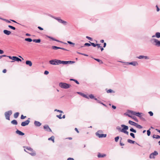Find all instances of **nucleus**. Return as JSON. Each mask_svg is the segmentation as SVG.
Wrapping results in <instances>:
<instances>
[{
    "label": "nucleus",
    "instance_id": "nucleus-31",
    "mask_svg": "<svg viewBox=\"0 0 160 160\" xmlns=\"http://www.w3.org/2000/svg\"><path fill=\"white\" fill-rule=\"evenodd\" d=\"M128 142L129 143L133 144L134 143V142H135V141H133L132 140H131L130 139H128Z\"/></svg>",
    "mask_w": 160,
    "mask_h": 160
},
{
    "label": "nucleus",
    "instance_id": "nucleus-56",
    "mask_svg": "<svg viewBox=\"0 0 160 160\" xmlns=\"http://www.w3.org/2000/svg\"><path fill=\"white\" fill-rule=\"evenodd\" d=\"M94 99H95V100H97V102H98V103H101V104H102V102H101V101H100L98 100L97 99V98H95Z\"/></svg>",
    "mask_w": 160,
    "mask_h": 160
},
{
    "label": "nucleus",
    "instance_id": "nucleus-64",
    "mask_svg": "<svg viewBox=\"0 0 160 160\" xmlns=\"http://www.w3.org/2000/svg\"><path fill=\"white\" fill-rule=\"evenodd\" d=\"M6 72H7V70L6 69H4L2 71V72L4 73H6Z\"/></svg>",
    "mask_w": 160,
    "mask_h": 160
},
{
    "label": "nucleus",
    "instance_id": "nucleus-55",
    "mask_svg": "<svg viewBox=\"0 0 160 160\" xmlns=\"http://www.w3.org/2000/svg\"><path fill=\"white\" fill-rule=\"evenodd\" d=\"M7 57V56L5 55L0 56V59H1L3 57Z\"/></svg>",
    "mask_w": 160,
    "mask_h": 160
},
{
    "label": "nucleus",
    "instance_id": "nucleus-10",
    "mask_svg": "<svg viewBox=\"0 0 160 160\" xmlns=\"http://www.w3.org/2000/svg\"><path fill=\"white\" fill-rule=\"evenodd\" d=\"M96 135L99 137V138H105L106 137L107 135L106 134H99L98 133H96Z\"/></svg>",
    "mask_w": 160,
    "mask_h": 160
},
{
    "label": "nucleus",
    "instance_id": "nucleus-57",
    "mask_svg": "<svg viewBox=\"0 0 160 160\" xmlns=\"http://www.w3.org/2000/svg\"><path fill=\"white\" fill-rule=\"evenodd\" d=\"M4 21L6 22H8V23H10L11 22L9 20H7V19H5L4 20Z\"/></svg>",
    "mask_w": 160,
    "mask_h": 160
},
{
    "label": "nucleus",
    "instance_id": "nucleus-41",
    "mask_svg": "<svg viewBox=\"0 0 160 160\" xmlns=\"http://www.w3.org/2000/svg\"><path fill=\"white\" fill-rule=\"evenodd\" d=\"M152 153L154 156H156L158 155V152L156 151H154V152H153Z\"/></svg>",
    "mask_w": 160,
    "mask_h": 160
},
{
    "label": "nucleus",
    "instance_id": "nucleus-44",
    "mask_svg": "<svg viewBox=\"0 0 160 160\" xmlns=\"http://www.w3.org/2000/svg\"><path fill=\"white\" fill-rule=\"evenodd\" d=\"M61 116H62V114H60L59 115H57L56 116L58 118H59L60 119H61L62 118Z\"/></svg>",
    "mask_w": 160,
    "mask_h": 160
},
{
    "label": "nucleus",
    "instance_id": "nucleus-18",
    "mask_svg": "<svg viewBox=\"0 0 160 160\" xmlns=\"http://www.w3.org/2000/svg\"><path fill=\"white\" fill-rule=\"evenodd\" d=\"M128 123L131 125H133V126H135L136 125V124L137 123L133 122V121H130V120H129L128 122Z\"/></svg>",
    "mask_w": 160,
    "mask_h": 160
},
{
    "label": "nucleus",
    "instance_id": "nucleus-33",
    "mask_svg": "<svg viewBox=\"0 0 160 160\" xmlns=\"http://www.w3.org/2000/svg\"><path fill=\"white\" fill-rule=\"evenodd\" d=\"M52 49L54 50H57L58 49L60 48V47H58L55 46H52Z\"/></svg>",
    "mask_w": 160,
    "mask_h": 160
},
{
    "label": "nucleus",
    "instance_id": "nucleus-42",
    "mask_svg": "<svg viewBox=\"0 0 160 160\" xmlns=\"http://www.w3.org/2000/svg\"><path fill=\"white\" fill-rule=\"evenodd\" d=\"M89 42L92 45L93 47H95L96 46V45H97V44H95V43H92V42Z\"/></svg>",
    "mask_w": 160,
    "mask_h": 160
},
{
    "label": "nucleus",
    "instance_id": "nucleus-22",
    "mask_svg": "<svg viewBox=\"0 0 160 160\" xmlns=\"http://www.w3.org/2000/svg\"><path fill=\"white\" fill-rule=\"evenodd\" d=\"M47 37H48L49 38H50V39H52V40L56 41L58 42H60V41H59L58 40H56L55 38H54L52 37H50V36H47Z\"/></svg>",
    "mask_w": 160,
    "mask_h": 160
},
{
    "label": "nucleus",
    "instance_id": "nucleus-36",
    "mask_svg": "<svg viewBox=\"0 0 160 160\" xmlns=\"http://www.w3.org/2000/svg\"><path fill=\"white\" fill-rule=\"evenodd\" d=\"M107 92L108 93H112V92H114V91H113L111 89H109L107 91Z\"/></svg>",
    "mask_w": 160,
    "mask_h": 160
},
{
    "label": "nucleus",
    "instance_id": "nucleus-1",
    "mask_svg": "<svg viewBox=\"0 0 160 160\" xmlns=\"http://www.w3.org/2000/svg\"><path fill=\"white\" fill-rule=\"evenodd\" d=\"M121 126L122 128H123L122 129H121L120 128H118V129L120 131L128 135V132L126 130L128 129V127L123 124Z\"/></svg>",
    "mask_w": 160,
    "mask_h": 160
},
{
    "label": "nucleus",
    "instance_id": "nucleus-46",
    "mask_svg": "<svg viewBox=\"0 0 160 160\" xmlns=\"http://www.w3.org/2000/svg\"><path fill=\"white\" fill-rule=\"evenodd\" d=\"M147 135H148V136H149L151 134V132L150 131V130H148L147 131Z\"/></svg>",
    "mask_w": 160,
    "mask_h": 160
},
{
    "label": "nucleus",
    "instance_id": "nucleus-4",
    "mask_svg": "<svg viewBox=\"0 0 160 160\" xmlns=\"http://www.w3.org/2000/svg\"><path fill=\"white\" fill-rule=\"evenodd\" d=\"M151 42L155 45L160 47V41L156 39H152L151 40Z\"/></svg>",
    "mask_w": 160,
    "mask_h": 160
},
{
    "label": "nucleus",
    "instance_id": "nucleus-17",
    "mask_svg": "<svg viewBox=\"0 0 160 160\" xmlns=\"http://www.w3.org/2000/svg\"><path fill=\"white\" fill-rule=\"evenodd\" d=\"M26 63L27 65H28L30 67L32 65V63L30 61H26Z\"/></svg>",
    "mask_w": 160,
    "mask_h": 160
},
{
    "label": "nucleus",
    "instance_id": "nucleus-15",
    "mask_svg": "<svg viewBox=\"0 0 160 160\" xmlns=\"http://www.w3.org/2000/svg\"><path fill=\"white\" fill-rule=\"evenodd\" d=\"M156 37L158 38H160V32H156L155 34V35H153L152 36V37Z\"/></svg>",
    "mask_w": 160,
    "mask_h": 160
},
{
    "label": "nucleus",
    "instance_id": "nucleus-2",
    "mask_svg": "<svg viewBox=\"0 0 160 160\" xmlns=\"http://www.w3.org/2000/svg\"><path fill=\"white\" fill-rule=\"evenodd\" d=\"M24 148H25L26 149L29 151L30 152H28V153H29L32 156H35L36 155L35 152L33 150V149L29 147H24Z\"/></svg>",
    "mask_w": 160,
    "mask_h": 160
},
{
    "label": "nucleus",
    "instance_id": "nucleus-32",
    "mask_svg": "<svg viewBox=\"0 0 160 160\" xmlns=\"http://www.w3.org/2000/svg\"><path fill=\"white\" fill-rule=\"evenodd\" d=\"M32 41L33 42H35L36 43H39L40 42V39H33Z\"/></svg>",
    "mask_w": 160,
    "mask_h": 160
},
{
    "label": "nucleus",
    "instance_id": "nucleus-53",
    "mask_svg": "<svg viewBox=\"0 0 160 160\" xmlns=\"http://www.w3.org/2000/svg\"><path fill=\"white\" fill-rule=\"evenodd\" d=\"M49 73V72L47 71H45L44 72V74L46 75H48Z\"/></svg>",
    "mask_w": 160,
    "mask_h": 160
},
{
    "label": "nucleus",
    "instance_id": "nucleus-38",
    "mask_svg": "<svg viewBox=\"0 0 160 160\" xmlns=\"http://www.w3.org/2000/svg\"><path fill=\"white\" fill-rule=\"evenodd\" d=\"M130 131L131 132H133L134 133H136V131L135 130L133 129L132 128H131L130 129Z\"/></svg>",
    "mask_w": 160,
    "mask_h": 160
},
{
    "label": "nucleus",
    "instance_id": "nucleus-29",
    "mask_svg": "<svg viewBox=\"0 0 160 160\" xmlns=\"http://www.w3.org/2000/svg\"><path fill=\"white\" fill-rule=\"evenodd\" d=\"M25 40L26 41L28 42H31L33 40L32 39L30 38H26L25 39Z\"/></svg>",
    "mask_w": 160,
    "mask_h": 160
},
{
    "label": "nucleus",
    "instance_id": "nucleus-8",
    "mask_svg": "<svg viewBox=\"0 0 160 160\" xmlns=\"http://www.w3.org/2000/svg\"><path fill=\"white\" fill-rule=\"evenodd\" d=\"M55 19L57 20L60 23L63 24L64 25H66L67 24V22L64 21L60 18H55Z\"/></svg>",
    "mask_w": 160,
    "mask_h": 160
},
{
    "label": "nucleus",
    "instance_id": "nucleus-50",
    "mask_svg": "<svg viewBox=\"0 0 160 160\" xmlns=\"http://www.w3.org/2000/svg\"><path fill=\"white\" fill-rule=\"evenodd\" d=\"M91 45V44L89 43H86L84 44V46H89Z\"/></svg>",
    "mask_w": 160,
    "mask_h": 160
},
{
    "label": "nucleus",
    "instance_id": "nucleus-14",
    "mask_svg": "<svg viewBox=\"0 0 160 160\" xmlns=\"http://www.w3.org/2000/svg\"><path fill=\"white\" fill-rule=\"evenodd\" d=\"M130 112L132 114L135 115L136 116H139V115L140 114V113L139 112H135L133 111H130Z\"/></svg>",
    "mask_w": 160,
    "mask_h": 160
},
{
    "label": "nucleus",
    "instance_id": "nucleus-20",
    "mask_svg": "<svg viewBox=\"0 0 160 160\" xmlns=\"http://www.w3.org/2000/svg\"><path fill=\"white\" fill-rule=\"evenodd\" d=\"M35 125L37 127H39L40 126V122L36 121H35L34 122Z\"/></svg>",
    "mask_w": 160,
    "mask_h": 160
},
{
    "label": "nucleus",
    "instance_id": "nucleus-12",
    "mask_svg": "<svg viewBox=\"0 0 160 160\" xmlns=\"http://www.w3.org/2000/svg\"><path fill=\"white\" fill-rule=\"evenodd\" d=\"M16 132L17 134H18L19 135L23 136L24 135V133L22 132L21 131L19 130H17L16 131Z\"/></svg>",
    "mask_w": 160,
    "mask_h": 160
},
{
    "label": "nucleus",
    "instance_id": "nucleus-47",
    "mask_svg": "<svg viewBox=\"0 0 160 160\" xmlns=\"http://www.w3.org/2000/svg\"><path fill=\"white\" fill-rule=\"evenodd\" d=\"M89 97L91 98H94V96L92 94H90L89 95Z\"/></svg>",
    "mask_w": 160,
    "mask_h": 160
},
{
    "label": "nucleus",
    "instance_id": "nucleus-13",
    "mask_svg": "<svg viewBox=\"0 0 160 160\" xmlns=\"http://www.w3.org/2000/svg\"><path fill=\"white\" fill-rule=\"evenodd\" d=\"M3 33L8 35H10L11 33V32L10 31H8L7 30H3Z\"/></svg>",
    "mask_w": 160,
    "mask_h": 160
},
{
    "label": "nucleus",
    "instance_id": "nucleus-28",
    "mask_svg": "<svg viewBox=\"0 0 160 160\" xmlns=\"http://www.w3.org/2000/svg\"><path fill=\"white\" fill-rule=\"evenodd\" d=\"M54 137L53 136H52L51 137L48 139L49 140H52L53 142H54Z\"/></svg>",
    "mask_w": 160,
    "mask_h": 160
},
{
    "label": "nucleus",
    "instance_id": "nucleus-54",
    "mask_svg": "<svg viewBox=\"0 0 160 160\" xmlns=\"http://www.w3.org/2000/svg\"><path fill=\"white\" fill-rule=\"evenodd\" d=\"M97 46L98 47V48H100L101 47L100 46V44H97L96 46Z\"/></svg>",
    "mask_w": 160,
    "mask_h": 160
},
{
    "label": "nucleus",
    "instance_id": "nucleus-5",
    "mask_svg": "<svg viewBox=\"0 0 160 160\" xmlns=\"http://www.w3.org/2000/svg\"><path fill=\"white\" fill-rule=\"evenodd\" d=\"M12 113V112L11 110H9L5 112L4 114L6 119L10 120V117Z\"/></svg>",
    "mask_w": 160,
    "mask_h": 160
},
{
    "label": "nucleus",
    "instance_id": "nucleus-27",
    "mask_svg": "<svg viewBox=\"0 0 160 160\" xmlns=\"http://www.w3.org/2000/svg\"><path fill=\"white\" fill-rule=\"evenodd\" d=\"M152 138H155L156 139H159L160 138V136L158 135H154L152 136Z\"/></svg>",
    "mask_w": 160,
    "mask_h": 160
},
{
    "label": "nucleus",
    "instance_id": "nucleus-59",
    "mask_svg": "<svg viewBox=\"0 0 160 160\" xmlns=\"http://www.w3.org/2000/svg\"><path fill=\"white\" fill-rule=\"evenodd\" d=\"M156 7L157 8V12H158L159 11V9L158 8V6L157 5H156Z\"/></svg>",
    "mask_w": 160,
    "mask_h": 160
},
{
    "label": "nucleus",
    "instance_id": "nucleus-6",
    "mask_svg": "<svg viewBox=\"0 0 160 160\" xmlns=\"http://www.w3.org/2000/svg\"><path fill=\"white\" fill-rule=\"evenodd\" d=\"M59 60L54 59L49 61V63L50 64L54 65L59 64Z\"/></svg>",
    "mask_w": 160,
    "mask_h": 160
},
{
    "label": "nucleus",
    "instance_id": "nucleus-26",
    "mask_svg": "<svg viewBox=\"0 0 160 160\" xmlns=\"http://www.w3.org/2000/svg\"><path fill=\"white\" fill-rule=\"evenodd\" d=\"M19 114V113L18 112L15 113L14 114V118H18V117Z\"/></svg>",
    "mask_w": 160,
    "mask_h": 160
},
{
    "label": "nucleus",
    "instance_id": "nucleus-48",
    "mask_svg": "<svg viewBox=\"0 0 160 160\" xmlns=\"http://www.w3.org/2000/svg\"><path fill=\"white\" fill-rule=\"evenodd\" d=\"M26 118V116H24L23 115H22L21 117V118L22 119H25Z\"/></svg>",
    "mask_w": 160,
    "mask_h": 160
},
{
    "label": "nucleus",
    "instance_id": "nucleus-11",
    "mask_svg": "<svg viewBox=\"0 0 160 160\" xmlns=\"http://www.w3.org/2000/svg\"><path fill=\"white\" fill-rule=\"evenodd\" d=\"M13 58V60H14V61H16L18 62L20 61L21 62L22 60L21 59L19 58H18L16 57V56H14V57L12 58Z\"/></svg>",
    "mask_w": 160,
    "mask_h": 160
},
{
    "label": "nucleus",
    "instance_id": "nucleus-45",
    "mask_svg": "<svg viewBox=\"0 0 160 160\" xmlns=\"http://www.w3.org/2000/svg\"><path fill=\"white\" fill-rule=\"evenodd\" d=\"M130 135L131 136H132L133 138H135V135L134 133H130Z\"/></svg>",
    "mask_w": 160,
    "mask_h": 160
},
{
    "label": "nucleus",
    "instance_id": "nucleus-52",
    "mask_svg": "<svg viewBox=\"0 0 160 160\" xmlns=\"http://www.w3.org/2000/svg\"><path fill=\"white\" fill-rule=\"evenodd\" d=\"M55 111H57V112H59L60 113H62L63 112L62 111H61L59 110L55 109Z\"/></svg>",
    "mask_w": 160,
    "mask_h": 160
},
{
    "label": "nucleus",
    "instance_id": "nucleus-9",
    "mask_svg": "<svg viewBox=\"0 0 160 160\" xmlns=\"http://www.w3.org/2000/svg\"><path fill=\"white\" fill-rule=\"evenodd\" d=\"M29 122L30 121L28 120H27L25 121V122H22L21 124V125L22 126H25L28 125Z\"/></svg>",
    "mask_w": 160,
    "mask_h": 160
},
{
    "label": "nucleus",
    "instance_id": "nucleus-62",
    "mask_svg": "<svg viewBox=\"0 0 160 160\" xmlns=\"http://www.w3.org/2000/svg\"><path fill=\"white\" fill-rule=\"evenodd\" d=\"M75 131H76L78 133H79V131H78V129L77 128H75Z\"/></svg>",
    "mask_w": 160,
    "mask_h": 160
},
{
    "label": "nucleus",
    "instance_id": "nucleus-39",
    "mask_svg": "<svg viewBox=\"0 0 160 160\" xmlns=\"http://www.w3.org/2000/svg\"><path fill=\"white\" fill-rule=\"evenodd\" d=\"M8 27L9 28H11V29H13V30H15L16 29L13 26H12L8 25Z\"/></svg>",
    "mask_w": 160,
    "mask_h": 160
},
{
    "label": "nucleus",
    "instance_id": "nucleus-37",
    "mask_svg": "<svg viewBox=\"0 0 160 160\" xmlns=\"http://www.w3.org/2000/svg\"><path fill=\"white\" fill-rule=\"evenodd\" d=\"M154 156H155L152 153L150 154L149 156V158H154Z\"/></svg>",
    "mask_w": 160,
    "mask_h": 160
},
{
    "label": "nucleus",
    "instance_id": "nucleus-24",
    "mask_svg": "<svg viewBox=\"0 0 160 160\" xmlns=\"http://www.w3.org/2000/svg\"><path fill=\"white\" fill-rule=\"evenodd\" d=\"M130 64L134 66L138 65V63L136 62H131L130 63Z\"/></svg>",
    "mask_w": 160,
    "mask_h": 160
},
{
    "label": "nucleus",
    "instance_id": "nucleus-60",
    "mask_svg": "<svg viewBox=\"0 0 160 160\" xmlns=\"http://www.w3.org/2000/svg\"><path fill=\"white\" fill-rule=\"evenodd\" d=\"M67 160H74V159L72 158H68Z\"/></svg>",
    "mask_w": 160,
    "mask_h": 160
},
{
    "label": "nucleus",
    "instance_id": "nucleus-43",
    "mask_svg": "<svg viewBox=\"0 0 160 160\" xmlns=\"http://www.w3.org/2000/svg\"><path fill=\"white\" fill-rule=\"evenodd\" d=\"M119 139V137L117 136V137H115V141L116 142H117L118 141Z\"/></svg>",
    "mask_w": 160,
    "mask_h": 160
},
{
    "label": "nucleus",
    "instance_id": "nucleus-23",
    "mask_svg": "<svg viewBox=\"0 0 160 160\" xmlns=\"http://www.w3.org/2000/svg\"><path fill=\"white\" fill-rule=\"evenodd\" d=\"M11 123L14 125H16L18 124L17 121L15 120H13L11 122Z\"/></svg>",
    "mask_w": 160,
    "mask_h": 160
},
{
    "label": "nucleus",
    "instance_id": "nucleus-61",
    "mask_svg": "<svg viewBox=\"0 0 160 160\" xmlns=\"http://www.w3.org/2000/svg\"><path fill=\"white\" fill-rule=\"evenodd\" d=\"M4 53V52L3 50L0 49V54H2Z\"/></svg>",
    "mask_w": 160,
    "mask_h": 160
},
{
    "label": "nucleus",
    "instance_id": "nucleus-40",
    "mask_svg": "<svg viewBox=\"0 0 160 160\" xmlns=\"http://www.w3.org/2000/svg\"><path fill=\"white\" fill-rule=\"evenodd\" d=\"M95 60H96V61H97L98 62H99L100 63H103V62H102V61L100 60V59H96V58H95L94 59Z\"/></svg>",
    "mask_w": 160,
    "mask_h": 160
},
{
    "label": "nucleus",
    "instance_id": "nucleus-51",
    "mask_svg": "<svg viewBox=\"0 0 160 160\" xmlns=\"http://www.w3.org/2000/svg\"><path fill=\"white\" fill-rule=\"evenodd\" d=\"M86 38L87 39H88V40H91H91H92V38H90V37H89L88 36H86Z\"/></svg>",
    "mask_w": 160,
    "mask_h": 160
},
{
    "label": "nucleus",
    "instance_id": "nucleus-21",
    "mask_svg": "<svg viewBox=\"0 0 160 160\" xmlns=\"http://www.w3.org/2000/svg\"><path fill=\"white\" fill-rule=\"evenodd\" d=\"M138 58L140 59H143V58H144L145 59H148V57L144 56H142V55L139 56Z\"/></svg>",
    "mask_w": 160,
    "mask_h": 160
},
{
    "label": "nucleus",
    "instance_id": "nucleus-58",
    "mask_svg": "<svg viewBox=\"0 0 160 160\" xmlns=\"http://www.w3.org/2000/svg\"><path fill=\"white\" fill-rule=\"evenodd\" d=\"M68 43L71 44H73V45H74L75 44L74 43H73L70 41H68Z\"/></svg>",
    "mask_w": 160,
    "mask_h": 160
},
{
    "label": "nucleus",
    "instance_id": "nucleus-34",
    "mask_svg": "<svg viewBox=\"0 0 160 160\" xmlns=\"http://www.w3.org/2000/svg\"><path fill=\"white\" fill-rule=\"evenodd\" d=\"M70 81H74L77 84H79V82H78V81H77L76 80V79H70Z\"/></svg>",
    "mask_w": 160,
    "mask_h": 160
},
{
    "label": "nucleus",
    "instance_id": "nucleus-3",
    "mask_svg": "<svg viewBox=\"0 0 160 160\" xmlns=\"http://www.w3.org/2000/svg\"><path fill=\"white\" fill-rule=\"evenodd\" d=\"M59 86L61 88L64 89L68 88L71 87L70 84L64 82H60L59 83Z\"/></svg>",
    "mask_w": 160,
    "mask_h": 160
},
{
    "label": "nucleus",
    "instance_id": "nucleus-49",
    "mask_svg": "<svg viewBox=\"0 0 160 160\" xmlns=\"http://www.w3.org/2000/svg\"><path fill=\"white\" fill-rule=\"evenodd\" d=\"M149 114L151 116H152L153 115V112L151 111H150L148 112Z\"/></svg>",
    "mask_w": 160,
    "mask_h": 160
},
{
    "label": "nucleus",
    "instance_id": "nucleus-7",
    "mask_svg": "<svg viewBox=\"0 0 160 160\" xmlns=\"http://www.w3.org/2000/svg\"><path fill=\"white\" fill-rule=\"evenodd\" d=\"M74 62L71 61H61L60 60H59V64H70L71 63H73Z\"/></svg>",
    "mask_w": 160,
    "mask_h": 160
},
{
    "label": "nucleus",
    "instance_id": "nucleus-19",
    "mask_svg": "<svg viewBox=\"0 0 160 160\" xmlns=\"http://www.w3.org/2000/svg\"><path fill=\"white\" fill-rule=\"evenodd\" d=\"M128 116L131 118H132L135 121H136V122H138V119H137L134 116H131L130 115H128Z\"/></svg>",
    "mask_w": 160,
    "mask_h": 160
},
{
    "label": "nucleus",
    "instance_id": "nucleus-63",
    "mask_svg": "<svg viewBox=\"0 0 160 160\" xmlns=\"http://www.w3.org/2000/svg\"><path fill=\"white\" fill-rule=\"evenodd\" d=\"M7 57H8L10 59H12V60H13L12 58L14 57V56L11 57L10 56H8Z\"/></svg>",
    "mask_w": 160,
    "mask_h": 160
},
{
    "label": "nucleus",
    "instance_id": "nucleus-25",
    "mask_svg": "<svg viewBox=\"0 0 160 160\" xmlns=\"http://www.w3.org/2000/svg\"><path fill=\"white\" fill-rule=\"evenodd\" d=\"M142 114L141 113H140V114L139 115V116H138V117H139L140 119L143 121H145V119L143 117H142V116L141 115V114Z\"/></svg>",
    "mask_w": 160,
    "mask_h": 160
},
{
    "label": "nucleus",
    "instance_id": "nucleus-16",
    "mask_svg": "<svg viewBox=\"0 0 160 160\" xmlns=\"http://www.w3.org/2000/svg\"><path fill=\"white\" fill-rule=\"evenodd\" d=\"M44 128L46 130L48 131L52 132V130L48 126V125H46L44 127Z\"/></svg>",
    "mask_w": 160,
    "mask_h": 160
},
{
    "label": "nucleus",
    "instance_id": "nucleus-30",
    "mask_svg": "<svg viewBox=\"0 0 160 160\" xmlns=\"http://www.w3.org/2000/svg\"><path fill=\"white\" fill-rule=\"evenodd\" d=\"M137 128H139V129H141L142 128V126H141L140 125H139L137 123L136 124V125L135 126Z\"/></svg>",
    "mask_w": 160,
    "mask_h": 160
},
{
    "label": "nucleus",
    "instance_id": "nucleus-35",
    "mask_svg": "<svg viewBox=\"0 0 160 160\" xmlns=\"http://www.w3.org/2000/svg\"><path fill=\"white\" fill-rule=\"evenodd\" d=\"M98 158H102V157H103L105 156L106 155L105 154L102 155V154H99L98 155Z\"/></svg>",
    "mask_w": 160,
    "mask_h": 160
}]
</instances>
